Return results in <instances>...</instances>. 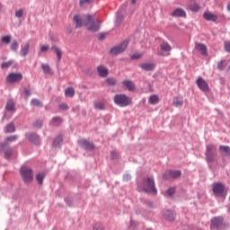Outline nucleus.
<instances>
[{
	"label": "nucleus",
	"instance_id": "a18cd8bd",
	"mask_svg": "<svg viewBox=\"0 0 230 230\" xmlns=\"http://www.w3.org/2000/svg\"><path fill=\"white\" fill-rule=\"evenodd\" d=\"M10 40H12V37L11 36H4L2 38V41H4V44H10Z\"/></svg>",
	"mask_w": 230,
	"mask_h": 230
},
{
	"label": "nucleus",
	"instance_id": "f704fd0d",
	"mask_svg": "<svg viewBox=\"0 0 230 230\" xmlns=\"http://www.w3.org/2000/svg\"><path fill=\"white\" fill-rule=\"evenodd\" d=\"M126 3L129 4L130 13H134V10H136V3H137V0H128Z\"/></svg>",
	"mask_w": 230,
	"mask_h": 230
},
{
	"label": "nucleus",
	"instance_id": "20e7f679",
	"mask_svg": "<svg viewBox=\"0 0 230 230\" xmlns=\"http://www.w3.org/2000/svg\"><path fill=\"white\" fill-rule=\"evenodd\" d=\"M212 191L215 197H221V199H226V197H227V190L226 188V185L222 182L213 183Z\"/></svg>",
	"mask_w": 230,
	"mask_h": 230
},
{
	"label": "nucleus",
	"instance_id": "39448f33",
	"mask_svg": "<svg viewBox=\"0 0 230 230\" xmlns=\"http://www.w3.org/2000/svg\"><path fill=\"white\" fill-rule=\"evenodd\" d=\"M85 19L84 24L89 31H98L100 30V20L94 19V16L91 14H87Z\"/></svg>",
	"mask_w": 230,
	"mask_h": 230
},
{
	"label": "nucleus",
	"instance_id": "5701e85b",
	"mask_svg": "<svg viewBox=\"0 0 230 230\" xmlns=\"http://www.w3.org/2000/svg\"><path fill=\"white\" fill-rule=\"evenodd\" d=\"M172 105L177 108L182 107L184 105V98L182 96L175 97L172 101Z\"/></svg>",
	"mask_w": 230,
	"mask_h": 230
},
{
	"label": "nucleus",
	"instance_id": "2eb2a0df",
	"mask_svg": "<svg viewBox=\"0 0 230 230\" xmlns=\"http://www.w3.org/2000/svg\"><path fill=\"white\" fill-rule=\"evenodd\" d=\"M122 86L129 91V93H134V91H136V84L128 79L122 81Z\"/></svg>",
	"mask_w": 230,
	"mask_h": 230
},
{
	"label": "nucleus",
	"instance_id": "412c9836",
	"mask_svg": "<svg viewBox=\"0 0 230 230\" xmlns=\"http://www.w3.org/2000/svg\"><path fill=\"white\" fill-rule=\"evenodd\" d=\"M139 67L144 71H154L155 69V64L154 63H142Z\"/></svg>",
	"mask_w": 230,
	"mask_h": 230
},
{
	"label": "nucleus",
	"instance_id": "de8ad7c7",
	"mask_svg": "<svg viewBox=\"0 0 230 230\" xmlns=\"http://www.w3.org/2000/svg\"><path fill=\"white\" fill-rule=\"evenodd\" d=\"M224 48L226 53H230V41H225Z\"/></svg>",
	"mask_w": 230,
	"mask_h": 230
},
{
	"label": "nucleus",
	"instance_id": "c03bdc74",
	"mask_svg": "<svg viewBox=\"0 0 230 230\" xmlns=\"http://www.w3.org/2000/svg\"><path fill=\"white\" fill-rule=\"evenodd\" d=\"M119 153L117 151H113L111 153V159H119Z\"/></svg>",
	"mask_w": 230,
	"mask_h": 230
},
{
	"label": "nucleus",
	"instance_id": "13d9d810",
	"mask_svg": "<svg viewBox=\"0 0 230 230\" xmlns=\"http://www.w3.org/2000/svg\"><path fill=\"white\" fill-rule=\"evenodd\" d=\"M217 69H219V71H222V69H224V62L223 61H220L217 64Z\"/></svg>",
	"mask_w": 230,
	"mask_h": 230
},
{
	"label": "nucleus",
	"instance_id": "09e8293b",
	"mask_svg": "<svg viewBox=\"0 0 230 230\" xmlns=\"http://www.w3.org/2000/svg\"><path fill=\"white\" fill-rule=\"evenodd\" d=\"M41 53H46L47 51H49V46L48 45H42L40 48Z\"/></svg>",
	"mask_w": 230,
	"mask_h": 230
},
{
	"label": "nucleus",
	"instance_id": "49530a36",
	"mask_svg": "<svg viewBox=\"0 0 230 230\" xmlns=\"http://www.w3.org/2000/svg\"><path fill=\"white\" fill-rule=\"evenodd\" d=\"M17 48H19V43L17 42V40L13 41V43L11 44V49L15 51Z\"/></svg>",
	"mask_w": 230,
	"mask_h": 230
},
{
	"label": "nucleus",
	"instance_id": "aec40b11",
	"mask_svg": "<svg viewBox=\"0 0 230 230\" xmlns=\"http://www.w3.org/2000/svg\"><path fill=\"white\" fill-rule=\"evenodd\" d=\"M164 217L167 222H173V220H175V212L172 210H165L164 212Z\"/></svg>",
	"mask_w": 230,
	"mask_h": 230
},
{
	"label": "nucleus",
	"instance_id": "f257e3e1",
	"mask_svg": "<svg viewBox=\"0 0 230 230\" xmlns=\"http://www.w3.org/2000/svg\"><path fill=\"white\" fill-rule=\"evenodd\" d=\"M138 191H145L146 193H153V195H155V193H157V189H155V181H154V178H145L143 182L138 184Z\"/></svg>",
	"mask_w": 230,
	"mask_h": 230
},
{
	"label": "nucleus",
	"instance_id": "c9c22d12",
	"mask_svg": "<svg viewBox=\"0 0 230 230\" xmlns=\"http://www.w3.org/2000/svg\"><path fill=\"white\" fill-rule=\"evenodd\" d=\"M62 136L57 137L53 142V146H55L57 148V146H58L59 145H62Z\"/></svg>",
	"mask_w": 230,
	"mask_h": 230
},
{
	"label": "nucleus",
	"instance_id": "b1692460",
	"mask_svg": "<svg viewBox=\"0 0 230 230\" xmlns=\"http://www.w3.org/2000/svg\"><path fill=\"white\" fill-rule=\"evenodd\" d=\"M189 10L190 12H193L194 13H198V12H200V4H199L197 2H192L188 6Z\"/></svg>",
	"mask_w": 230,
	"mask_h": 230
},
{
	"label": "nucleus",
	"instance_id": "052dcab7",
	"mask_svg": "<svg viewBox=\"0 0 230 230\" xmlns=\"http://www.w3.org/2000/svg\"><path fill=\"white\" fill-rule=\"evenodd\" d=\"M124 181H130V175L128 174L124 175Z\"/></svg>",
	"mask_w": 230,
	"mask_h": 230
},
{
	"label": "nucleus",
	"instance_id": "7ed1b4c3",
	"mask_svg": "<svg viewBox=\"0 0 230 230\" xmlns=\"http://www.w3.org/2000/svg\"><path fill=\"white\" fill-rule=\"evenodd\" d=\"M20 175L25 184L33 181V170L28 165H22L20 169Z\"/></svg>",
	"mask_w": 230,
	"mask_h": 230
},
{
	"label": "nucleus",
	"instance_id": "0eeeda50",
	"mask_svg": "<svg viewBox=\"0 0 230 230\" xmlns=\"http://www.w3.org/2000/svg\"><path fill=\"white\" fill-rule=\"evenodd\" d=\"M224 217H217L211 219L210 229H223Z\"/></svg>",
	"mask_w": 230,
	"mask_h": 230
},
{
	"label": "nucleus",
	"instance_id": "3c124183",
	"mask_svg": "<svg viewBox=\"0 0 230 230\" xmlns=\"http://www.w3.org/2000/svg\"><path fill=\"white\" fill-rule=\"evenodd\" d=\"M141 57H143V54L137 53V54L132 55V56H131V58H132L133 60H137V59L141 58Z\"/></svg>",
	"mask_w": 230,
	"mask_h": 230
},
{
	"label": "nucleus",
	"instance_id": "c756f323",
	"mask_svg": "<svg viewBox=\"0 0 230 230\" xmlns=\"http://www.w3.org/2000/svg\"><path fill=\"white\" fill-rule=\"evenodd\" d=\"M5 109L9 112H15V102L13 101H8Z\"/></svg>",
	"mask_w": 230,
	"mask_h": 230
},
{
	"label": "nucleus",
	"instance_id": "a19ab883",
	"mask_svg": "<svg viewBox=\"0 0 230 230\" xmlns=\"http://www.w3.org/2000/svg\"><path fill=\"white\" fill-rule=\"evenodd\" d=\"M107 85H115L116 84V78H108L105 80Z\"/></svg>",
	"mask_w": 230,
	"mask_h": 230
},
{
	"label": "nucleus",
	"instance_id": "9d476101",
	"mask_svg": "<svg viewBox=\"0 0 230 230\" xmlns=\"http://www.w3.org/2000/svg\"><path fill=\"white\" fill-rule=\"evenodd\" d=\"M196 84L199 89L202 91V93H209V84L208 82H206V80H204V78L199 77L196 81Z\"/></svg>",
	"mask_w": 230,
	"mask_h": 230
},
{
	"label": "nucleus",
	"instance_id": "8fccbe9b",
	"mask_svg": "<svg viewBox=\"0 0 230 230\" xmlns=\"http://www.w3.org/2000/svg\"><path fill=\"white\" fill-rule=\"evenodd\" d=\"M23 93H24L25 98H28L29 96H31V92L28 88L23 89Z\"/></svg>",
	"mask_w": 230,
	"mask_h": 230
},
{
	"label": "nucleus",
	"instance_id": "c85d7f7f",
	"mask_svg": "<svg viewBox=\"0 0 230 230\" xmlns=\"http://www.w3.org/2000/svg\"><path fill=\"white\" fill-rule=\"evenodd\" d=\"M74 22H75L76 28H82L84 26V21H82L80 15L74 16Z\"/></svg>",
	"mask_w": 230,
	"mask_h": 230
},
{
	"label": "nucleus",
	"instance_id": "4be33fe9",
	"mask_svg": "<svg viewBox=\"0 0 230 230\" xmlns=\"http://www.w3.org/2000/svg\"><path fill=\"white\" fill-rule=\"evenodd\" d=\"M97 71L99 73V76H101L102 78H105V76L109 75V69H107V67L103 66H99L97 67Z\"/></svg>",
	"mask_w": 230,
	"mask_h": 230
},
{
	"label": "nucleus",
	"instance_id": "e2e57ef3",
	"mask_svg": "<svg viewBox=\"0 0 230 230\" xmlns=\"http://www.w3.org/2000/svg\"><path fill=\"white\" fill-rule=\"evenodd\" d=\"M226 10H227V12H230V2L226 5Z\"/></svg>",
	"mask_w": 230,
	"mask_h": 230
},
{
	"label": "nucleus",
	"instance_id": "f8f14e48",
	"mask_svg": "<svg viewBox=\"0 0 230 230\" xmlns=\"http://www.w3.org/2000/svg\"><path fill=\"white\" fill-rule=\"evenodd\" d=\"M0 152L4 154L5 159H8L12 155V149L8 146V143L3 142L0 144Z\"/></svg>",
	"mask_w": 230,
	"mask_h": 230
},
{
	"label": "nucleus",
	"instance_id": "37998d69",
	"mask_svg": "<svg viewBox=\"0 0 230 230\" xmlns=\"http://www.w3.org/2000/svg\"><path fill=\"white\" fill-rule=\"evenodd\" d=\"M17 137H18L17 135H13L9 137H6L4 143H8V141L13 143V141H16Z\"/></svg>",
	"mask_w": 230,
	"mask_h": 230
},
{
	"label": "nucleus",
	"instance_id": "72a5a7b5",
	"mask_svg": "<svg viewBox=\"0 0 230 230\" xmlns=\"http://www.w3.org/2000/svg\"><path fill=\"white\" fill-rule=\"evenodd\" d=\"M159 102V96L157 94L151 95L148 99L150 105H155Z\"/></svg>",
	"mask_w": 230,
	"mask_h": 230
},
{
	"label": "nucleus",
	"instance_id": "6e6d98bb",
	"mask_svg": "<svg viewBox=\"0 0 230 230\" xmlns=\"http://www.w3.org/2000/svg\"><path fill=\"white\" fill-rule=\"evenodd\" d=\"M94 230H103V226L101 224H96L93 226Z\"/></svg>",
	"mask_w": 230,
	"mask_h": 230
},
{
	"label": "nucleus",
	"instance_id": "7c9ffc66",
	"mask_svg": "<svg viewBox=\"0 0 230 230\" xmlns=\"http://www.w3.org/2000/svg\"><path fill=\"white\" fill-rule=\"evenodd\" d=\"M4 132L6 134H12V132H15V125L13 123H9L4 128Z\"/></svg>",
	"mask_w": 230,
	"mask_h": 230
},
{
	"label": "nucleus",
	"instance_id": "f03ea898",
	"mask_svg": "<svg viewBox=\"0 0 230 230\" xmlns=\"http://www.w3.org/2000/svg\"><path fill=\"white\" fill-rule=\"evenodd\" d=\"M113 102L119 107H128V105H132V98L127 96L125 93L116 94L113 97Z\"/></svg>",
	"mask_w": 230,
	"mask_h": 230
},
{
	"label": "nucleus",
	"instance_id": "4468645a",
	"mask_svg": "<svg viewBox=\"0 0 230 230\" xmlns=\"http://www.w3.org/2000/svg\"><path fill=\"white\" fill-rule=\"evenodd\" d=\"M6 80H7V82H10L11 84H13L15 82H21V80H22V74H21V73L9 74Z\"/></svg>",
	"mask_w": 230,
	"mask_h": 230
},
{
	"label": "nucleus",
	"instance_id": "bf43d9fd",
	"mask_svg": "<svg viewBox=\"0 0 230 230\" xmlns=\"http://www.w3.org/2000/svg\"><path fill=\"white\" fill-rule=\"evenodd\" d=\"M136 227V223L134 221H130L129 229H134Z\"/></svg>",
	"mask_w": 230,
	"mask_h": 230
},
{
	"label": "nucleus",
	"instance_id": "bb28decb",
	"mask_svg": "<svg viewBox=\"0 0 230 230\" xmlns=\"http://www.w3.org/2000/svg\"><path fill=\"white\" fill-rule=\"evenodd\" d=\"M20 53L22 57H26L30 53V43H25L24 46H22Z\"/></svg>",
	"mask_w": 230,
	"mask_h": 230
},
{
	"label": "nucleus",
	"instance_id": "473e14b6",
	"mask_svg": "<svg viewBox=\"0 0 230 230\" xmlns=\"http://www.w3.org/2000/svg\"><path fill=\"white\" fill-rule=\"evenodd\" d=\"M41 69L45 75H51V66H49L48 64H41Z\"/></svg>",
	"mask_w": 230,
	"mask_h": 230
},
{
	"label": "nucleus",
	"instance_id": "f3484780",
	"mask_svg": "<svg viewBox=\"0 0 230 230\" xmlns=\"http://www.w3.org/2000/svg\"><path fill=\"white\" fill-rule=\"evenodd\" d=\"M26 137L31 143H34V145H40V137H39L35 133H27Z\"/></svg>",
	"mask_w": 230,
	"mask_h": 230
},
{
	"label": "nucleus",
	"instance_id": "ddd939ff",
	"mask_svg": "<svg viewBox=\"0 0 230 230\" xmlns=\"http://www.w3.org/2000/svg\"><path fill=\"white\" fill-rule=\"evenodd\" d=\"M78 143L82 148H84V150H94V144L93 142H89L84 138H81L78 140Z\"/></svg>",
	"mask_w": 230,
	"mask_h": 230
},
{
	"label": "nucleus",
	"instance_id": "864d4df0",
	"mask_svg": "<svg viewBox=\"0 0 230 230\" xmlns=\"http://www.w3.org/2000/svg\"><path fill=\"white\" fill-rule=\"evenodd\" d=\"M23 13H24V12L22 11V9H20V10L16 11L15 17L21 18V17H22Z\"/></svg>",
	"mask_w": 230,
	"mask_h": 230
},
{
	"label": "nucleus",
	"instance_id": "5fc2aeb1",
	"mask_svg": "<svg viewBox=\"0 0 230 230\" xmlns=\"http://www.w3.org/2000/svg\"><path fill=\"white\" fill-rule=\"evenodd\" d=\"M173 193H175V188L168 189L167 194L169 195V197H172V195H173Z\"/></svg>",
	"mask_w": 230,
	"mask_h": 230
},
{
	"label": "nucleus",
	"instance_id": "680f3d73",
	"mask_svg": "<svg viewBox=\"0 0 230 230\" xmlns=\"http://www.w3.org/2000/svg\"><path fill=\"white\" fill-rule=\"evenodd\" d=\"M105 39V34H100L99 40H103Z\"/></svg>",
	"mask_w": 230,
	"mask_h": 230
},
{
	"label": "nucleus",
	"instance_id": "6e6552de",
	"mask_svg": "<svg viewBox=\"0 0 230 230\" xmlns=\"http://www.w3.org/2000/svg\"><path fill=\"white\" fill-rule=\"evenodd\" d=\"M128 46V40H124L118 47L111 49V55H119L120 53H123L125 49H127Z\"/></svg>",
	"mask_w": 230,
	"mask_h": 230
},
{
	"label": "nucleus",
	"instance_id": "4c0bfd02",
	"mask_svg": "<svg viewBox=\"0 0 230 230\" xmlns=\"http://www.w3.org/2000/svg\"><path fill=\"white\" fill-rule=\"evenodd\" d=\"M60 123H62V119L60 117H54L52 119L51 124L52 125H60Z\"/></svg>",
	"mask_w": 230,
	"mask_h": 230
},
{
	"label": "nucleus",
	"instance_id": "ea45409f",
	"mask_svg": "<svg viewBox=\"0 0 230 230\" xmlns=\"http://www.w3.org/2000/svg\"><path fill=\"white\" fill-rule=\"evenodd\" d=\"M13 64V61L4 62L2 64V69H8V67H10Z\"/></svg>",
	"mask_w": 230,
	"mask_h": 230
},
{
	"label": "nucleus",
	"instance_id": "6ab92c4d",
	"mask_svg": "<svg viewBox=\"0 0 230 230\" xmlns=\"http://www.w3.org/2000/svg\"><path fill=\"white\" fill-rule=\"evenodd\" d=\"M195 48L201 53L203 57H208V47H206L204 44L196 42Z\"/></svg>",
	"mask_w": 230,
	"mask_h": 230
},
{
	"label": "nucleus",
	"instance_id": "603ef678",
	"mask_svg": "<svg viewBox=\"0 0 230 230\" xmlns=\"http://www.w3.org/2000/svg\"><path fill=\"white\" fill-rule=\"evenodd\" d=\"M59 109H61L62 111H67L69 109V107L67 106V103L63 102V103L59 104Z\"/></svg>",
	"mask_w": 230,
	"mask_h": 230
},
{
	"label": "nucleus",
	"instance_id": "dca6fc26",
	"mask_svg": "<svg viewBox=\"0 0 230 230\" xmlns=\"http://www.w3.org/2000/svg\"><path fill=\"white\" fill-rule=\"evenodd\" d=\"M203 18L205 19V21H210L212 22H217V21H218V15H217L209 11H206L203 13Z\"/></svg>",
	"mask_w": 230,
	"mask_h": 230
},
{
	"label": "nucleus",
	"instance_id": "423d86ee",
	"mask_svg": "<svg viewBox=\"0 0 230 230\" xmlns=\"http://www.w3.org/2000/svg\"><path fill=\"white\" fill-rule=\"evenodd\" d=\"M206 156L208 163H213L217 158V146L213 145L207 146Z\"/></svg>",
	"mask_w": 230,
	"mask_h": 230
},
{
	"label": "nucleus",
	"instance_id": "4d7b16f0",
	"mask_svg": "<svg viewBox=\"0 0 230 230\" xmlns=\"http://www.w3.org/2000/svg\"><path fill=\"white\" fill-rule=\"evenodd\" d=\"M35 127H36V128H42V121L41 120H37L35 122Z\"/></svg>",
	"mask_w": 230,
	"mask_h": 230
},
{
	"label": "nucleus",
	"instance_id": "e433bc0d",
	"mask_svg": "<svg viewBox=\"0 0 230 230\" xmlns=\"http://www.w3.org/2000/svg\"><path fill=\"white\" fill-rule=\"evenodd\" d=\"M31 104L33 105L34 107H42V102H40L39 99H32L31 102Z\"/></svg>",
	"mask_w": 230,
	"mask_h": 230
},
{
	"label": "nucleus",
	"instance_id": "79ce46f5",
	"mask_svg": "<svg viewBox=\"0 0 230 230\" xmlns=\"http://www.w3.org/2000/svg\"><path fill=\"white\" fill-rule=\"evenodd\" d=\"M93 0H79L80 6H84L85 4H91Z\"/></svg>",
	"mask_w": 230,
	"mask_h": 230
},
{
	"label": "nucleus",
	"instance_id": "9b49d317",
	"mask_svg": "<svg viewBox=\"0 0 230 230\" xmlns=\"http://www.w3.org/2000/svg\"><path fill=\"white\" fill-rule=\"evenodd\" d=\"M181 175V171H166L164 173V181H170L171 179H179Z\"/></svg>",
	"mask_w": 230,
	"mask_h": 230
},
{
	"label": "nucleus",
	"instance_id": "a878e982",
	"mask_svg": "<svg viewBox=\"0 0 230 230\" xmlns=\"http://www.w3.org/2000/svg\"><path fill=\"white\" fill-rule=\"evenodd\" d=\"M54 53H56L58 62L62 60V49L60 47L52 46Z\"/></svg>",
	"mask_w": 230,
	"mask_h": 230
},
{
	"label": "nucleus",
	"instance_id": "cd10ccee",
	"mask_svg": "<svg viewBox=\"0 0 230 230\" xmlns=\"http://www.w3.org/2000/svg\"><path fill=\"white\" fill-rule=\"evenodd\" d=\"M46 178V173L44 172H40L36 174V181L40 186H42L44 184V179Z\"/></svg>",
	"mask_w": 230,
	"mask_h": 230
},
{
	"label": "nucleus",
	"instance_id": "0e129e2a",
	"mask_svg": "<svg viewBox=\"0 0 230 230\" xmlns=\"http://www.w3.org/2000/svg\"><path fill=\"white\" fill-rule=\"evenodd\" d=\"M3 10V5L0 4V12Z\"/></svg>",
	"mask_w": 230,
	"mask_h": 230
},
{
	"label": "nucleus",
	"instance_id": "1a4fd4ad",
	"mask_svg": "<svg viewBox=\"0 0 230 230\" xmlns=\"http://www.w3.org/2000/svg\"><path fill=\"white\" fill-rule=\"evenodd\" d=\"M160 49L163 52H158L159 57H170V51H172V46L168 42H163L160 44Z\"/></svg>",
	"mask_w": 230,
	"mask_h": 230
},
{
	"label": "nucleus",
	"instance_id": "58836bf2",
	"mask_svg": "<svg viewBox=\"0 0 230 230\" xmlns=\"http://www.w3.org/2000/svg\"><path fill=\"white\" fill-rule=\"evenodd\" d=\"M95 109H97V111H104L105 110V104H103V102H97L95 104Z\"/></svg>",
	"mask_w": 230,
	"mask_h": 230
},
{
	"label": "nucleus",
	"instance_id": "a211bd4d",
	"mask_svg": "<svg viewBox=\"0 0 230 230\" xmlns=\"http://www.w3.org/2000/svg\"><path fill=\"white\" fill-rule=\"evenodd\" d=\"M186 11L182 8H176L172 13H171V17H181L186 19Z\"/></svg>",
	"mask_w": 230,
	"mask_h": 230
},
{
	"label": "nucleus",
	"instance_id": "393cba45",
	"mask_svg": "<svg viewBox=\"0 0 230 230\" xmlns=\"http://www.w3.org/2000/svg\"><path fill=\"white\" fill-rule=\"evenodd\" d=\"M220 154L224 155L226 157H230V147L229 146H221L219 147Z\"/></svg>",
	"mask_w": 230,
	"mask_h": 230
},
{
	"label": "nucleus",
	"instance_id": "2f4dec72",
	"mask_svg": "<svg viewBox=\"0 0 230 230\" xmlns=\"http://www.w3.org/2000/svg\"><path fill=\"white\" fill-rule=\"evenodd\" d=\"M75 94V88L68 87L65 90V96H68L69 98H73Z\"/></svg>",
	"mask_w": 230,
	"mask_h": 230
}]
</instances>
